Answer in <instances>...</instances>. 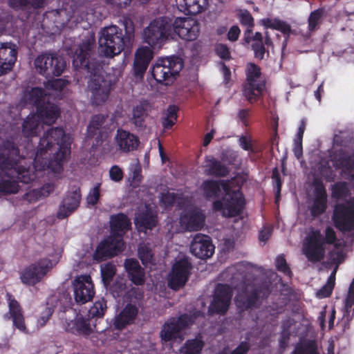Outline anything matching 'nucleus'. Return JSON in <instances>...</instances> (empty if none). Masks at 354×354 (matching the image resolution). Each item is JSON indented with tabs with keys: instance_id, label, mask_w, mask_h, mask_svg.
<instances>
[{
	"instance_id": "22",
	"label": "nucleus",
	"mask_w": 354,
	"mask_h": 354,
	"mask_svg": "<svg viewBox=\"0 0 354 354\" xmlns=\"http://www.w3.org/2000/svg\"><path fill=\"white\" fill-rule=\"evenodd\" d=\"M205 173L215 177H225L230 173L229 168L222 162L214 157L205 159Z\"/></svg>"
},
{
	"instance_id": "12",
	"label": "nucleus",
	"mask_w": 354,
	"mask_h": 354,
	"mask_svg": "<svg viewBox=\"0 0 354 354\" xmlns=\"http://www.w3.org/2000/svg\"><path fill=\"white\" fill-rule=\"evenodd\" d=\"M232 290L226 284H218L214 292L213 300L209 311L224 314L227 310L231 303Z\"/></svg>"
},
{
	"instance_id": "55",
	"label": "nucleus",
	"mask_w": 354,
	"mask_h": 354,
	"mask_svg": "<svg viewBox=\"0 0 354 354\" xmlns=\"http://www.w3.org/2000/svg\"><path fill=\"white\" fill-rule=\"evenodd\" d=\"M131 170L132 171V185L133 187H137L138 186L142 178V176L140 174L141 166L138 162H136L131 165Z\"/></svg>"
},
{
	"instance_id": "25",
	"label": "nucleus",
	"mask_w": 354,
	"mask_h": 354,
	"mask_svg": "<svg viewBox=\"0 0 354 354\" xmlns=\"http://www.w3.org/2000/svg\"><path fill=\"white\" fill-rule=\"evenodd\" d=\"M124 267L131 280L136 285H142L145 282V272L139 262L133 259H127Z\"/></svg>"
},
{
	"instance_id": "11",
	"label": "nucleus",
	"mask_w": 354,
	"mask_h": 354,
	"mask_svg": "<svg viewBox=\"0 0 354 354\" xmlns=\"http://www.w3.org/2000/svg\"><path fill=\"white\" fill-rule=\"evenodd\" d=\"M173 26L174 29V39L178 35L185 40L193 41L199 35V23L194 19L176 18L173 21Z\"/></svg>"
},
{
	"instance_id": "53",
	"label": "nucleus",
	"mask_w": 354,
	"mask_h": 354,
	"mask_svg": "<svg viewBox=\"0 0 354 354\" xmlns=\"http://www.w3.org/2000/svg\"><path fill=\"white\" fill-rule=\"evenodd\" d=\"M252 48L254 53V57L260 60L265 57V55L268 56L269 53L264 47L263 42L252 43Z\"/></svg>"
},
{
	"instance_id": "14",
	"label": "nucleus",
	"mask_w": 354,
	"mask_h": 354,
	"mask_svg": "<svg viewBox=\"0 0 354 354\" xmlns=\"http://www.w3.org/2000/svg\"><path fill=\"white\" fill-rule=\"evenodd\" d=\"M194 322V317L188 315H183L178 318H171L166 322L160 332L162 340L170 341L178 336L179 332L192 324Z\"/></svg>"
},
{
	"instance_id": "59",
	"label": "nucleus",
	"mask_w": 354,
	"mask_h": 354,
	"mask_svg": "<svg viewBox=\"0 0 354 354\" xmlns=\"http://www.w3.org/2000/svg\"><path fill=\"white\" fill-rule=\"evenodd\" d=\"M352 319L353 315H351V313L343 312L342 317L338 321L337 325L342 328V331L344 333L346 330L350 329Z\"/></svg>"
},
{
	"instance_id": "2",
	"label": "nucleus",
	"mask_w": 354,
	"mask_h": 354,
	"mask_svg": "<svg viewBox=\"0 0 354 354\" xmlns=\"http://www.w3.org/2000/svg\"><path fill=\"white\" fill-rule=\"evenodd\" d=\"M0 168L10 171L8 176L0 178V194L18 192L19 185L10 177V175L17 174L16 178L24 183H28L33 179L32 175L21 165L19 150L12 142L6 141L0 146Z\"/></svg>"
},
{
	"instance_id": "4",
	"label": "nucleus",
	"mask_w": 354,
	"mask_h": 354,
	"mask_svg": "<svg viewBox=\"0 0 354 354\" xmlns=\"http://www.w3.org/2000/svg\"><path fill=\"white\" fill-rule=\"evenodd\" d=\"M133 28L128 30L124 37L122 30L116 26H110L103 28L99 37V50L107 57H113L119 55L125 46L132 45L133 40Z\"/></svg>"
},
{
	"instance_id": "51",
	"label": "nucleus",
	"mask_w": 354,
	"mask_h": 354,
	"mask_svg": "<svg viewBox=\"0 0 354 354\" xmlns=\"http://www.w3.org/2000/svg\"><path fill=\"white\" fill-rule=\"evenodd\" d=\"M311 187H314L315 188V198H326L327 194L326 188L323 184V182L318 179L314 178L313 183H311Z\"/></svg>"
},
{
	"instance_id": "54",
	"label": "nucleus",
	"mask_w": 354,
	"mask_h": 354,
	"mask_svg": "<svg viewBox=\"0 0 354 354\" xmlns=\"http://www.w3.org/2000/svg\"><path fill=\"white\" fill-rule=\"evenodd\" d=\"M324 10L319 8L311 12V32L315 30L321 22L324 15Z\"/></svg>"
},
{
	"instance_id": "63",
	"label": "nucleus",
	"mask_w": 354,
	"mask_h": 354,
	"mask_svg": "<svg viewBox=\"0 0 354 354\" xmlns=\"http://www.w3.org/2000/svg\"><path fill=\"white\" fill-rule=\"evenodd\" d=\"M216 52L217 55L222 59H229L230 58V53L228 48L222 44H219L216 46Z\"/></svg>"
},
{
	"instance_id": "13",
	"label": "nucleus",
	"mask_w": 354,
	"mask_h": 354,
	"mask_svg": "<svg viewBox=\"0 0 354 354\" xmlns=\"http://www.w3.org/2000/svg\"><path fill=\"white\" fill-rule=\"evenodd\" d=\"M72 285L76 302L83 304L93 299L95 292L91 277L89 275L77 277Z\"/></svg>"
},
{
	"instance_id": "58",
	"label": "nucleus",
	"mask_w": 354,
	"mask_h": 354,
	"mask_svg": "<svg viewBox=\"0 0 354 354\" xmlns=\"http://www.w3.org/2000/svg\"><path fill=\"white\" fill-rule=\"evenodd\" d=\"M76 330L84 335H88L91 333L92 329L90 325L83 319H77L75 323Z\"/></svg>"
},
{
	"instance_id": "26",
	"label": "nucleus",
	"mask_w": 354,
	"mask_h": 354,
	"mask_svg": "<svg viewBox=\"0 0 354 354\" xmlns=\"http://www.w3.org/2000/svg\"><path fill=\"white\" fill-rule=\"evenodd\" d=\"M110 225L114 234L122 238V236L129 229L131 221L125 214L120 213L111 216Z\"/></svg>"
},
{
	"instance_id": "28",
	"label": "nucleus",
	"mask_w": 354,
	"mask_h": 354,
	"mask_svg": "<svg viewBox=\"0 0 354 354\" xmlns=\"http://www.w3.org/2000/svg\"><path fill=\"white\" fill-rule=\"evenodd\" d=\"M137 308L131 305H127L126 307L115 317L114 325L118 329L123 328L126 325L131 324L137 315Z\"/></svg>"
},
{
	"instance_id": "38",
	"label": "nucleus",
	"mask_w": 354,
	"mask_h": 354,
	"mask_svg": "<svg viewBox=\"0 0 354 354\" xmlns=\"http://www.w3.org/2000/svg\"><path fill=\"white\" fill-rule=\"evenodd\" d=\"M340 165L344 177L354 181V152L340 159Z\"/></svg>"
},
{
	"instance_id": "41",
	"label": "nucleus",
	"mask_w": 354,
	"mask_h": 354,
	"mask_svg": "<svg viewBox=\"0 0 354 354\" xmlns=\"http://www.w3.org/2000/svg\"><path fill=\"white\" fill-rule=\"evenodd\" d=\"M102 242L106 243V246L113 256L118 254V252L122 251L124 248V243L122 238L115 235L110 236Z\"/></svg>"
},
{
	"instance_id": "40",
	"label": "nucleus",
	"mask_w": 354,
	"mask_h": 354,
	"mask_svg": "<svg viewBox=\"0 0 354 354\" xmlns=\"http://www.w3.org/2000/svg\"><path fill=\"white\" fill-rule=\"evenodd\" d=\"M331 197L340 200L346 198L349 194L348 184L344 181H339L331 185Z\"/></svg>"
},
{
	"instance_id": "3",
	"label": "nucleus",
	"mask_w": 354,
	"mask_h": 354,
	"mask_svg": "<svg viewBox=\"0 0 354 354\" xmlns=\"http://www.w3.org/2000/svg\"><path fill=\"white\" fill-rule=\"evenodd\" d=\"M71 138L66 135L62 128H50L44 132L40 139L37 156H42L50 152L53 155V162H56L58 171L62 161L70 153Z\"/></svg>"
},
{
	"instance_id": "56",
	"label": "nucleus",
	"mask_w": 354,
	"mask_h": 354,
	"mask_svg": "<svg viewBox=\"0 0 354 354\" xmlns=\"http://www.w3.org/2000/svg\"><path fill=\"white\" fill-rule=\"evenodd\" d=\"M100 184H97L92 189H91L86 197L88 205H95L97 203L100 198Z\"/></svg>"
},
{
	"instance_id": "33",
	"label": "nucleus",
	"mask_w": 354,
	"mask_h": 354,
	"mask_svg": "<svg viewBox=\"0 0 354 354\" xmlns=\"http://www.w3.org/2000/svg\"><path fill=\"white\" fill-rule=\"evenodd\" d=\"M41 124L38 116L35 114L28 115L22 124V133L24 136H36L41 130Z\"/></svg>"
},
{
	"instance_id": "35",
	"label": "nucleus",
	"mask_w": 354,
	"mask_h": 354,
	"mask_svg": "<svg viewBox=\"0 0 354 354\" xmlns=\"http://www.w3.org/2000/svg\"><path fill=\"white\" fill-rule=\"evenodd\" d=\"M57 55L55 54H42L39 55L35 60V66L37 71L41 75H46L47 72L51 73L53 64Z\"/></svg>"
},
{
	"instance_id": "19",
	"label": "nucleus",
	"mask_w": 354,
	"mask_h": 354,
	"mask_svg": "<svg viewBox=\"0 0 354 354\" xmlns=\"http://www.w3.org/2000/svg\"><path fill=\"white\" fill-rule=\"evenodd\" d=\"M115 139L119 149L124 153L136 149L140 142L137 136L122 129L118 130Z\"/></svg>"
},
{
	"instance_id": "32",
	"label": "nucleus",
	"mask_w": 354,
	"mask_h": 354,
	"mask_svg": "<svg viewBox=\"0 0 354 354\" xmlns=\"http://www.w3.org/2000/svg\"><path fill=\"white\" fill-rule=\"evenodd\" d=\"M262 23L266 28H272L279 30L283 33L284 35L281 47V57H283L284 55L283 50L287 44L288 34L291 30L290 26L286 23L279 19H264L262 20Z\"/></svg>"
},
{
	"instance_id": "30",
	"label": "nucleus",
	"mask_w": 354,
	"mask_h": 354,
	"mask_svg": "<svg viewBox=\"0 0 354 354\" xmlns=\"http://www.w3.org/2000/svg\"><path fill=\"white\" fill-rule=\"evenodd\" d=\"M204 219L205 216L202 212L194 210L182 217L181 221L186 225L188 230L196 231L203 227Z\"/></svg>"
},
{
	"instance_id": "36",
	"label": "nucleus",
	"mask_w": 354,
	"mask_h": 354,
	"mask_svg": "<svg viewBox=\"0 0 354 354\" xmlns=\"http://www.w3.org/2000/svg\"><path fill=\"white\" fill-rule=\"evenodd\" d=\"M205 345L201 337L189 339L179 349L178 354H201Z\"/></svg>"
},
{
	"instance_id": "15",
	"label": "nucleus",
	"mask_w": 354,
	"mask_h": 354,
	"mask_svg": "<svg viewBox=\"0 0 354 354\" xmlns=\"http://www.w3.org/2000/svg\"><path fill=\"white\" fill-rule=\"evenodd\" d=\"M191 263L187 259L177 261L172 268V271L168 277V286L174 289L178 290L184 286L188 279Z\"/></svg>"
},
{
	"instance_id": "44",
	"label": "nucleus",
	"mask_w": 354,
	"mask_h": 354,
	"mask_svg": "<svg viewBox=\"0 0 354 354\" xmlns=\"http://www.w3.org/2000/svg\"><path fill=\"white\" fill-rule=\"evenodd\" d=\"M108 116L103 114H98L92 118L88 126V131L91 133L94 134L96 130L105 127Z\"/></svg>"
},
{
	"instance_id": "9",
	"label": "nucleus",
	"mask_w": 354,
	"mask_h": 354,
	"mask_svg": "<svg viewBox=\"0 0 354 354\" xmlns=\"http://www.w3.org/2000/svg\"><path fill=\"white\" fill-rule=\"evenodd\" d=\"M333 221L335 227L341 232L354 230V207L338 203L335 206Z\"/></svg>"
},
{
	"instance_id": "43",
	"label": "nucleus",
	"mask_w": 354,
	"mask_h": 354,
	"mask_svg": "<svg viewBox=\"0 0 354 354\" xmlns=\"http://www.w3.org/2000/svg\"><path fill=\"white\" fill-rule=\"evenodd\" d=\"M66 66V63L64 59L59 56H56L53 64H51L52 71L51 73L47 72L46 77L51 78L53 77H58L62 75Z\"/></svg>"
},
{
	"instance_id": "49",
	"label": "nucleus",
	"mask_w": 354,
	"mask_h": 354,
	"mask_svg": "<svg viewBox=\"0 0 354 354\" xmlns=\"http://www.w3.org/2000/svg\"><path fill=\"white\" fill-rule=\"evenodd\" d=\"M261 75L260 68L254 64H249L248 66L247 82L257 84Z\"/></svg>"
},
{
	"instance_id": "31",
	"label": "nucleus",
	"mask_w": 354,
	"mask_h": 354,
	"mask_svg": "<svg viewBox=\"0 0 354 354\" xmlns=\"http://www.w3.org/2000/svg\"><path fill=\"white\" fill-rule=\"evenodd\" d=\"M135 223L140 230L151 229L156 224V217L150 209L145 207V210L137 214Z\"/></svg>"
},
{
	"instance_id": "21",
	"label": "nucleus",
	"mask_w": 354,
	"mask_h": 354,
	"mask_svg": "<svg viewBox=\"0 0 354 354\" xmlns=\"http://www.w3.org/2000/svg\"><path fill=\"white\" fill-rule=\"evenodd\" d=\"M153 57L151 50L149 47L139 48L135 55L134 70L136 75H142Z\"/></svg>"
},
{
	"instance_id": "16",
	"label": "nucleus",
	"mask_w": 354,
	"mask_h": 354,
	"mask_svg": "<svg viewBox=\"0 0 354 354\" xmlns=\"http://www.w3.org/2000/svg\"><path fill=\"white\" fill-rule=\"evenodd\" d=\"M190 250L196 257L205 259L213 254L214 246L208 236L197 234L191 243Z\"/></svg>"
},
{
	"instance_id": "42",
	"label": "nucleus",
	"mask_w": 354,
	"mask_h": 354,
	"mask_svg": "<svg viewBox=\"0 0 354 354\" xmlns=\"http://www.w3.org/2000/svg\"><path fill=\"white\" fill-rule=\"evenodd\" d=\"M116 274L115 266L111 263H106L101 266V274L104 285L107 287L109 286L113 277Z\"/></svg>"
},
{
	"instance_id": "5",
	"label": "nucleus",
	"mask_w": 354,
	"mask_h": 354,
	"mask_svg": "<svg viewBox=\"0 0 354 354\" xmlns=\"http://www.w3.org/2000/svg\"><path fill=\"white\" fill-rule=\"evenodd\" d=\"M174 32L173 20L168 17H159L142 30V39L150 47L160 48L168 40L174 39Z\"/></svg>"
},
{
	"instance_id": "29",
	"label": "nucleus",
	"mask_w": 354,
	"mask_h": 354,
	"mask_svg": "<svg viewBox=\"0 0 354 354\" xmlns=\"http://www.w3.org/2000/svg\"><path fill=\"white\" fill-rule=\"evenodd\" d=\"M24 99L27 103L36 105L38 109L46 104V102L48 100V93L44 89L35 87L25 93Z\"/></svg>"
},
{
	"instance_id": "24",
	"label": "nucleus",
	"mask_w": 354,
	"mask_h": 354,
	"mask_svg": "<svg viewBox=\"0 0 354 354\" xmlns=\"http://www.w3.org/2000/svg\"><path fill=\"white\" fill-rule=\"evenodd\" d=\"M39 122L44 124L50 125L53 124L59 115V111L56 105L51 103H46L44 106L37 109V113Z\"/></svg>"
},
{
	"instance_id": "37",
	"label": "nucleus",
	"mask_w": 354,
	"mask_h": 354,
	"mask_svg": "<svg viewBox=\"0 0 354 354\" xmlns=\"http://www.w3.org/2000/svg\"><path fill=\"white\" fill-rule=\"evenodd\" d=\"M264 87L265 84L263 82H259L257 84L247 82L243 88L244 95L250 102H252L261 95Z\"/></svg>"
},
{
	"instance_id": "1",
	"label": "nucleus",
	"mask_w": 354,
	"mask_h": 354,
	"mask_svg": "<svg viewBox=\"0 0 354 354\" xmlns=\"http://www.w3.org/2000/svg\"><path fill=\"white\" fill-rule=\"evenodd\" d=\"M95 47L93 35H88L79 46L73 57L75 68H83L91 73L88 88L92 93L93 101L95 104L104 102L109 94L111 80L106 78L102 66L93 60H88L91 52Z\"/></svg>"
},
{
	"instance_id": "46",
	"label": "nucleus",
	"mask_w": 354,
	"mask_h": 354,
	"mask_svg": "<svg viewBox=\"0 0 354 354\" xmlns=\"http://www.w3.org/2000/svg\"><path fill=\"white\" fill-rule=\"evenodd\" d=\"M138 257L143 264L151 263L153 259V253L149 245L140 244L138 247Z\"/></svg>"
},
{
	"instance_id": "50",
	"label": "nucleus",
	"mask_w": 354,
	"mask_h": 354,
	"mask_svg": "<svg viewBox=\"0 0 354 354\" xmlns=\"http://www.w3.org/2000/svg\"><path fill=\"white\" fill-rule=\"evenodd\" d=\"M325 247L318 246L314 248L313 245V233H311V263L319 262L325 257Z\"/></svg>"
},
{
	"instance_id": "39",
	"label": "nucleus",
	"mask_w": 354,
	"mask_h": 354,
	"mask_svg": "<svg viewBox=\"0 0 354 354\" xmlns=\"http://www.w3.org/2000/svg\"><path fill=\"white\" fill-rule=\"evenodd\" d=\"M201 189L207 198L216 197L221 192L220 184L214 180H205L201 185Z\"/></svg>"
},
{
	"instance_id": "10",
	"label": "nucleus",
	"mask_w": 354,
	"mask_h": 354,
	"mask_svg": "<svg viewBox=\"0 0 354 354\" xmlns=\"http://www.w3.org/2000/svg\"><path fill=\"white\" fill-rule=\"evenodd\" d=\"M51 268L49 260L42 259L26 268L21 273V281L29 286L39 282Z\"/></svg>"
},
{
	"instance_id": "57",
	"label": "nucleus",
	"mask_w": 354,
	"mask_h": 354,
	"mask_svg": "<svg viewBox=\"0 0 354 354\" xmlns=\"http://www.w3.org/2000/svg\"><path fill=\"white\" fill-rule=\"evenodd\" d=\"M276 267L278 270L283 272L284 274L291 276L292 272L288 267L286 261L285 259L284 255L281 254L277 257L276 259Z\"/></svg>"
},
{
	"instance_id": "34",
	"label": "nucleus",
	"mask_w": 354,
	"mask_h": 354,
	"mask_svg": "<svg viewBox=\"0 0 354 354\" xmlns=\"http://www.w3.org/2000/svg\"><path fill=\"white\" fill-rule=\"evenodd\" d=\"M45 0H8L9 6L15 11H26L42 7Z\"/></svg>"
},
{
	"instance_id": "6",
	"label": "nucleus",
	"mask_w": 354,
	"mask_h": 354,
	"mask_svg": "<svg viewBox=\"0 0 354 354\" xmlns=\"http://www.w3.org/2000/svg\"><path fill=\"white\" fill-rule=\"evenodd\" d=\"M270 292L269 285L266 282L244 283L238 288L234 298L235 304L241 310L258 308Z\"/></svg>"
},
{
	"instance_id": "20",
	"label": "nucleus",
	"mask_w": 354,
	"mask_h": 354,
	"mask_svg": "<svg viewBox=\"0 0 354 354\" xmlns=\"http://www.w3.org/2000/svg\"><path fill=\"white\" fill-rule=\"evenodd\" d=\"M17 46L12 43H3L0 46V64L6 73L10 71L17 59Z\"/></svg>"
},
{
	"instance_id": "60",
	"label": "nucleus",
	"mask_w": 354,
	"mask_h": 354,
	"mask_svg": "<svg viewBox=\"0 0 354 354\" xmlns=\"http://www.w3.org/2000/svg\"><path fill=\"white\" fill-rule=\"evenodd\" d=\"M180 199L178 195L173 192H167L162 194L161 201L166 205L170 206Z\"/></svg>"
},
{
	"instance_id": "61",
	"label": "nucleus",
	"mask_w": 354,
	"mask_h": 354,
	"mask_svg": "<svg viewBox=\"0 0 354 354\" xmlns=\"http://www.w3.org/2000/svg\"><path fill=\"white\" fill-rule=\"evenodd\" d=\"M334 286L326 283L316 292L317 297L319 299L326 298L331 295Z\"/></svg>"
},
{
	"instance_id": "45",
	"label": "nucleus",
	"mask_w": 354,
	"mask_h": 354,
	"mask_svg": "<svg viewBox=\"0 0 354 354\" xmlns=\"http://www.w3.org/2000/svg\"><path fill=\"white\" fill-rule=\"evenodd\" d=\"M327 207L326 198H315L311 205V216H316L323 214Z\"/></svg>"
},
{
	"instance_id": "7",
	"label": "nucleus",
	"mask_w": 354,
	"mask_h": 354,
	"mask_svg": "<svg viewBox=\"0 0 354 354\" xmlns=\"http://www.w3.org/2000/svg\"><path fill=\"white\" fill-rule=\"evenodd\" d=\"M237 178L221 182V186L225 192L223 202L216 201L214 202L213 207L215 210H222L225 216H235L241 213L245 201L242 193L239 191H232V187Z\"/></svg>"
},
{
	"instance_id": "23",
	"label": "nucleus",
	"mask_w": 354,
	"mask_h": 354,
	"mask_svg": "<svg viewBox=\"0 0 354 354\" xmlns=\"http://www.w3.org/2000/svg\"><path fill=\"white\" fill-rule=\"evenodd\" d=\"M207 0H176L178 9L187 15H196L206 7Z\"/></svg>"
},
{
	"instance_id": "17",
	"label": "nucleus",
	"mask_w": 354,
	"mask_h": 354,
	"mask_svg": "<svg viewBox=\"0 0 354 354\" xmlns=\"http://www.w3.org/2000/svg\"><path fill=\"white\" fill-rule=\"evenodd\" d=\"M151 111V106L147 101H142L133 108L130 122L138 130H145L147 128L146 120Z\"/></svg>"
},
{
	"instance_id": "8",
	"label": "nucleus",
	"mask_w": 354,
	"mask_h": 354,
	"mask_svg": "<svg viewBox=\"0 0 354 354\" xmlns=\"http://www.w3.org/2000/svg\"><path fill=\"white\" fill-rule=\"evenodd\" d=\"M183 66V61L178 57L160 59L152 68V75L158 82L169 85L174 82Z\"/></svg>"
},
{
	"instance_id": "52",
	"label": "nucleus",
	"mask_w": 354,
	"mask_h": 354,
	"mask_svg": "<svg viewBox=\"0 0 354 354\" xmlns=\"http://www.w3.org/2000/svg\"><path fill=\"white\" fill-rule=\"evenodd\" d=\"M305 129V123L304 121L301 122V124L299 128L297 138L295 140V154L297 158H300L302 154V147H301V138Z\"/></svg>"
},
{
	"instance_id": "64",
	"label": "nucleus",
	"mask_w": 354,
	"mask_h": 354,
	"mask_svg": "<svg viewBox=\"0 0 354 354\" xmlns=\"http://www.w3.org/2000/svg\"><path fill=\"white\" fill-rule=\"evenodd\" d=\"M293 354H310V342L305 340L299 344Z\"/></svg>"
},
{
	"instance_id": "48",
	"label": "nucleus",
	"mask_w": 354,
	"mask_h": 354,
	"mask_svg": "<svg viewBox=\"0 0 354 354\" xmlns=\"http://www.w3.org/2000/svg\"><path fill=\"white\" fill-rule=\"evenodd\" d=\"M113 256L111 252H110L109 249L106 246V243H103L102 241L97 246L93 254L94 259L97 261H102Z\"/></svg>"
},
{
	"instance_id": "18",
	"label": "nucleus",
	"mask_w": 354,
	"mask_h": 354,
	"mask_svg": "<svg viewBox=\"0 0 354 354\" xmlns=\"http://www.w3.org/2000/svg\"><path fill=\"white\" fill-rule=\"evenodd\" d=\"M81 201L80 189L76 188L74 191L68 192L62 201L57 216L64 218L69 216L78 207Z\"/></svg>"
},
{
	"instance_id": "47",
	"label": "nucleus",
	"mask_w": 354,
	"mask_h": 354,
	"mask_svg": "<svg viewBox=\"0 0 354 354\" xmlns=\"http://www.w3.org/2000/svg\"><path fill=\"white\" fill-rule=\"evenodd\" d=\"M106 308V301L104 299H102L95 302L89 313L92 317H101L104 315Z\"/></svg>"
},
{
	"instance_id": "62",
	"label": "nucleus",
	"mask_w": 354,
	"mask_h": 354,
	"mask_svg": "<svg viewBox=\"0 0 354 354\" xmlns=\"http://www.w3.org/2000/svg\"><path fill=\"white\" fill-rule=\"evenodd\" d=\"M323 238L326 243L333 244L337 240L336 233L331 227H327L325 230V236Z\"/></svg>"
},
{
	"instance_id": "27",
	"label": "nucleus",
	"mask_w": 354,
	"mask_h": 354,
	"mask_svg": "<svg viewBox=\"0 0 354 354\" xmlns=\"http://www.w3.org/2000/svg\"><path fill=\"white\" fill-rule=\"evenodd\" d=\"M8 299L9 313L12 319L13 324L19 330L23 332L26 331V327L20 305L15 299H12L10 295H8Z\"/></svg>"
}]
</instances>
